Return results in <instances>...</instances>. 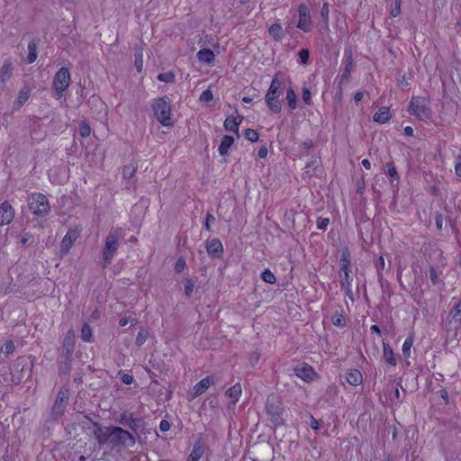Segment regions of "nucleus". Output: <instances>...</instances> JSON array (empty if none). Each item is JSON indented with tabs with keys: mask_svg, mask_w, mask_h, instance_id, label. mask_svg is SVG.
<instances>
[{
	"mask_svg": "<svg viewBox=\"0 0 461 461\" xmlns=\"http://www.w3.org/2000/svg\"><path fill=\"white\" fill-rule=\"evenodd\" d=\"M266 410L271 417L272 421L276 424L282 423L283 405L281 401L276 395H269L266 402Z\"/></svg>",
	"mask_w": 461,
	"mask_h": 461,
	"instance_id": "8",
	"label": "nucleus"
},
{
	"mask_svg": "<svg viewBox=\"0 0 461 461\" xmlns=\"http://www.w3.org/2000/svg\"><path fill=\"white\" fill-rule=\"evenodd\" d=\"M244 137L251 142H256L258 140V133L253 129H246L244 131Z\"/></svg>",
	"mask_w": 461,
	"mask_h": 461,
	"instance_id": "39",
	"label": "nucleus"
},
{
	"mask_svg": "<svg viewBox=\"0 0 461 461\" xmlns=\"http://www.w3.org/2000/svg\"><path fill=\"white\" fill-rule=\"evenodd\" d=\"M135 167L132 165H127L122 169V176L124 178L130 179L135 173Z\"/></svg>",
	"mask_w": 461,
	"mask_h": 461,
	"instance_id": "45",
	"label": "nucleus"
},
{
	"mask_svg": "<svg viewBox=\"0 0 461 461\" xmlns=\"http://www.w3.org/2000/svg\"><path fill=\"white\" fill-rule=\"evenodd\" d=\"M310 426L314 430H317L319 429V424L315 418L312 417Z\"/></svg>",
	"mask_w": 461,
	"mask_h": 461,
	"instance_id": "63",
	"label": "nucleus"
},
{
	"mask_svg": "<svg viewBox=\"0 0 461 461\" xmlns=\"http://www.w3.org/2000/svg\"><path fill=\"white\" fill-rule=\"evenodd\" d=\"M351 272L349 253L344 251L339 259V272Z\"/></svg>",
	"mask_w": 461,
	"mask_h": 461,
	"instance_id": "31",
	"label": "nucleus"
},
{
	"mask_svg": "<svg viewBox=\"0 0 461 461\" xmlns=\"http://www.w3.org/2000/svg\"><path fill=\"white\" fill-rule=\"evenodd\" d=\"M241 385L240 384L237 383L227 390L226 394L229 398L231 399L232 404H235L238 402L240 396L241 395Z\"/></svg>",
	"mask_w": 461,
	"mask_h": 461,
	"instance_id": "28",
	"label": "nucleus"
},
{
	"mask_svg": "<svg viewBox=\"0 0 461 461\" xmlns=\"http://www.w3.org/2000/svg\"><path fill=\"white\" fill-rule=\"evenodd\" d=\"M214 382L215 381H214L213 376H206L205 378L202 379L200 382H198L195 384V386L194 388V396L201 395L210 387L211 384H213Z\"/></svg>",
	"mask_w": 461,
	"mask_h": 461,
	"instance_id": "20",
	"label": "nucleus"
},
{
	"mask_svg": "<svg viewBox=\"0 0 461 461\" xmlns=\"http://www.w3.org/2000/svg\"><path fill=\"white\" fill-rule=\"evenodd\" d=\"M340 285L345 291L346 295L353 300V291L351 288L353 278L350 276V272H339Z\"/></svg>",
	"mask_w": 461,
	"mask_h": 461,
	"instance_id": "15",
	"label": "nucleus"
},
{
	"mask_svg": "<svg viewBox=\"0 0 461 461\" xmlns=\"http://www.w3.org/2000/svg\"><path fill=\"white\" fill-rule=\"evenodd\" d=\"M295 375L301 379L307 381L312 378L314 375L313 368L309 365H304L302 367H297L294 369Z\"/></svg>",
	"mask_w": 461,
	"mask_h": 461,
	"instance_id": "22",
	"label": "nucleus"
},
{
	"mask_svg": "<svg viewBox=\"0 0 461 461\" xmlns=\"http://www.w3.org/2000/svg\"><path fill=\"white\" fill-rule=\"evenodd\" d=\"M342 63L345 66V68H344L343 73L340 76L339 82V85L340 86L348 82L351 71L353 69L354 64H353V57H352L351 51L345 52Z\"/></svg>",
	"mask_w": 461,
	"mask_h": 461,
	"instance_id": "11",
	"label": "nucleus"
},
{
	"mask_svg": "<svg viewBox=\"0 0 461 461\" xmlns=\"http://www.w3.org/2000/svg\"><path fill=\"white\" fill-rule=\"evenodd\" d=\"M404 133L407 136H412L413 135V129L411 126H407L404 128Z\"/></svg>",
	"mask_w": 461,
	"mask_h": 461,
	"instance_id": "64",
	"label": "nucleus"
},
{
	"mask_svg": "<svg viewBox=\"0 0 461 461\" xmlns=\"http://www.w3.org/2000/svg\"><path fill=\"white\" fill-rule=\"evenodd\" d=\"M14 216V211L12 205L5 201L0 204V226L9 224Z\"/></svg>",
	"mask_w": 461,
	"mask_h": 461,
	"instance_id": "14",
	"label": "nucleus"
},
{
	"mask_svg": "<svg viewBox=\"0 0 461 461\" xmlns=\"http://www.w3.org/2000/svg\"><path fill=\"white\" fill-rule=\"evenodd\" d=\"M233 142H234L233 137L230 136V135L223 136L221 142L218 149L219 153L221 156L227 155L229 153V149L232 146Z\"/></svg>",
	"mask_w": 461,
	"mask_h": 461,
	"instance_id": "27",
	"label": "nucleus"
},
{
	"mask_svg": "<svg viewBox=\"0 0 461 461\" xmlns=\"http://www.w3.org/2000/svg\"><path fill=\"white\" fill-rule=\"evenodd\" d=\"M14 348H15V347H14V342L12 340H7L2 346L1 351L5 355H9L14 351Z\"/></svg>",
	"mask_w": 461,
	"mask_h": 461,
	"instance_id": "44",
	"label": "nucleus"
},
{
	"mask_svg": "<svg viewBox=\"0 0 461 461\" xmlns=\"http://www.w3.org/2000/svg\"><path fill=\"white\" fill-rule=\"evenodd\" d=\"M71 81L70 72L67 68H61L55 74L52 87L55 90L56 96L60 98L65 90L68 87Z\"/></svg>",
	"mask_w": 461,
	"mask_h": 461,
	"instance_id": "7",
	"label": "nucleus"
},
{
	"mask_svg": "<svg viewBox=\"0 0 461 461\" xmlns=\"http://www.w3.org/2000/svg\"><path fill=\"white\" fill-rule=\"evenodd\" d=\"M135 66L137 68V70L139 72H140L141 68H142V54L141 53L136 54Z\"/></svg>",
	"mask_w": 461,
	"mask_h": 461,
	"instance_id": "57",
	"label": "nucleus"
},
{
	"mask_svg": "<svg viewBox=\"0 0 461 461\" xmlns=\"http://www.w3.org/2000/svg\"><path fill=\"white\" fill-rule=\"evenodd\" d=\"M94 436L100 446L108 444L112 448H128L136 445V437L122 427L95 424Z\"/></svg>",
	"mask_w": 461,
	"mask_h": 461,
	"instance_id": "1",
	"label": "nucleus"
},
{
	"mask_svg": "<svg viewBox=\"0 0 461 461\" xmlns=\"http://www.w3.org/2000/svg\"><path fill=\"white\" fill-rule=\"evenodd\" d=\"M203 446L200 440L194 442L193 450L190 453L187 461H199L203 455Z\"/></svg>",
	"mask_w": 461,
	"mask_h": 461,
	"instance_id": "23",
	"label": "nucleus"
},
{
	"mask_svg": "<svg viewBox=\"0 0 461 461\" xmlns=\"http://www.w3.org/2000/svg\"><path fill=\"white\" fill-rule=\"evenodd\" d=\"M78 236L79 233L77 230H68V231L61 240L60 244V254L62 256H65L68 253L70 248L72 247L73 243L77 240Z\"/></svg>",
	"mask_w": 461,
	"mask_h": 461,
	"instance_id": "13",
	"label": "nucleus"
},
{
	"mask_svg": "<svg viewBox=\"0 0 461 461\" xmlns=\"http://www.w3.org/2000/svg\"><path fill=\"white\" fill-rule=\"evenodd\" d=\"M69 390L66 387H62L57 395V399L52 407V415L57 418L61 416L65 411V409L68 405V402L69 399Z\"/></svg>",
	"mask_w": 461,
	"mask_h": 461,
	"instance_id": "9",
	"label": "nucleus"
},
{
	"mask_svg": "<svg viewBox=\"0 0 461 461\" xmlns=\"http://www.w3.org/2000/svg\"><path fill=\"white\" fill-rule=\"evenodd\" d=\"M412 345H413V339L411 337H408L402 344V354L405 357H410L411 348Z\"/></svg>",
	"mask_w": 461,
	"mask_h": 461,
	"instance_id": "36",
	"label": "nucleus"
},
{
	"mask_svg": "<svg viewBox=\"0 0 461 461\" xmlns=\"http://www.w3.org/2000/svg\"><path fill=\"white\" fill-rule=\"evenodd\" d=\"M215 222V217L212 213H207L205 222H204V228L208 231H212L211 224Z\"/></svg>",
	"mask_w": 461,
	"mask_h": 461,
	"instance_id": "48",
	"label": "nucleus"
},
{
	"mask_svg": "<svg viewBox=\"0 0 461 461\" xmlns=\"http://www.w3.org/2000/svg\"><path fill=\"white\" fill-rule=\"evenodd\" d=\"M330 223V220L328 218H319L317 220V228L319 230H326Z\"/></svg>",
	"mask_w": 461,
	"mask_h": 461,
	"instance_id": "50",
	"label": "nucleus"
},
{
	"mask_svg": "<svg viewBox=\"0 0 461 461\" xmlns=\"http://www.w3.org/2000/svg\"><path fill=\"white\" fill-rule=\"evenodd\" d=\"M269 36L276 41H281L285 37V31L281 24L274 23L268 29Z\"/></svg>",
	"mask_w": 461,
	"mask_h": 461,
	"instance_id": "24",
	"label": "nucleus"
},
{
	"mask_svg": "<svg viewBox=\"0 0 461 461\" xmlns=\"http://www.w3.org/2000/svg\"><path fill=\"white\" fill-rule=\"evenodd\" d=\"M332 323L337 327H344L346 325V320L340 313H335L332 317Z\"/></svg>",
	"mask_w": 461,
	"mask_h": 461,
	"instance_id": "41",
	"label": "nucleus"
},
{
	"mask_svg": "<svg viewBox=\"0 0 461 461\" xmlns=\"http://www.w3.org/2000/svg\"><path fill=\"white\" fill-rule=\"evenodd\" d=\"M92 336H93L92 330H91L90 326L88 324L85 323L81 329V339L85 342H90L92 339Z\"/></svg>",
	"mask_w": 461,
	"mask_h": 461,
	"instance_id": "35",
	"label": "nucleus"
},
{
	"mask_svg": "<svg viewBox=\"0 0 461 461\" xmlns=\"http://www.w3.org/2000/svg\"><path fill=\"white\" fill-rule=\"evenodd\" d=\"M267 152H268L267 148L266 146H262V147L258 149V157H259L260 158H266V157L267 156Z\"/></svg>",
	"mask_w": 461,
	"mask_h": 461,
	"instance_id": "61",
	"label": "nucleus"
},
{
	"mask_svg": "<svg viewBox=\"0 0 461 461\" xmlns=\"http://www.w3.org/2000/svg\"><path fill=\"white\" fill-rule=\"evenodd\" d=\"M383 351H384L383 357H384V361L388 365L395 366L397 364V361L394 357L393 348L387 343L384 342L383 343Z\"/></svg>",
	"mask_w": 461,
	"mask_h": 461,
	"instance_id": "25",
	"label": "nucleus"
},
{
	"mask_svg": "<svg viewBox=\"0 0 461 461\" xmlns=\"http://www.w3.org/2000/svg\"><path fill=\"white\" fill-rule=\"evenodd\" d=\"M408 111L411 115L424 122L430 120L432 116L429 101L422 96H413L411 99Z\"/></svg>",
	"mask_w": 461,
	"mask_h": 461,
	"instance_id": "4",
	"label": "nucleus"
},
{
	"mask_svg": "<svg viewBox=\"0 0 461 461\" xmlns=\"http://www.w3.org/2000/svg\"><path fill=\"white\" fill-rule=\"evenodd\" d=\"M159 429L162 432H166V431L169 430L170 423L166 420H162L159 424Z\"/></svg>",
	"mask_w": 461,
	"mask_h": 461,
	"instance_id": "58",
	"label": "nucleus"
},
{
	"mask_svg": "<svg viewBox=\"0 0 461 461\" xmlns=\"http://www.w3.org/2000/svg\"><path fill=\"white\" fill-rule=\"evenodd\" d=\"M147 422L140 417L133 416L128 428L131 429V433H132L136 439L140 438L141 434H145L147 430Z\"/></svg>",
	"mask_w": 461,
	"mask_h": 461,
	"instance_id": "12",
	"label": "nucleus"
},
{
	"mask_svg": "<svg viewBox=\"0 0 461 461\" xmlns=\"http://www.w3.org/2000/svg\"><path fill=\"white\" fill-rule=\"evenodd\" d=\"M429 278L433 285H437L438 283V276L436 269L433 267L429 268Z\"/></svg>",
	"mask_w": 461,
	"mask_h": 461,
	"instance_id": "55",
	"label": "nucleus"
},
{
	"mask_svg": "<svg viewBox=\"0 0 461 461\" xmlns=\"http://www.w3.org/2000/svg\"><path fill=\"white\" fill-rule=\"evenodd\" d=\"M91 133V128L86 122H82L79 125V134L83 138H86Z\"/></svg>",
	"mask_w": 461,
	"mask_h": 461,
	"instance_id": "43",
	"label": "nucleus"
},
{
	"mask_svg": "<svg viewBox=\"0 0 461 461\" xmlns=\"http://www.w3.org/2000/svg\"><path fill=\"white\" fill-rule=\"evenodd\" d=\"M29 209L38 216L46 215L50 211V206L46 196L41 193H35L28 198Z\"/></svg>",
	"mask_w": 461,
	"mask_h": 461,
	"instance_id": "6",
	"label": "nucleus"
},
{
	"mask_svg": "<svg viewBox=\"0 0 461 461\" xmlns=\"http://www.w3.org/2000/svg\"><path fill=\"white\" fill-rule=\"evenodd\" d=\"M185 294L187 297H190L194 291V284L191 279L185 278L184 280Z\"/></svg>",
	"mask_w": 461,
	"mask_h": 461,
	"instance_id": "46",
	"label": "nucleus"
},
{
	"mask_svg": "<svg viewBox=\"0 0 461 461\" xmlns=\"http://www.w3.org/2000/svg\"><path fill=\"white\" fill-rule=\"evenodd\" d=\"M242 120H243L242 116H238L235 118L228 117L224 121V124H223L225 130L229 131H232V132L236 133L237 136H239V126L242 122Z\"/></svg>",
	"mask_w": 461,
	"mask_h": 461,
	"instance_id": "21",
	"label": "nucleus"
},
{
	"mask_svg": "<svg viewBox=\"0 0 461 461\" xmlns=\"http://www.w3.org/2000/svg\"><path fill=\"white\" fill-rule=\"evenodd\" d=\"M206 250L210 256L220 258L223 252V247L218 239H212L206 242Z\"/></svg>",
	"mask_w": 461,
	"mask_h": 461,
	"instance_id": "16",
	"label": "nucleus"
},
{
	"mask_svg": "<svg viewBox=\"0 0 461 461\" xmlns=\"http://www.w3.org/2000/svg\"><path fill=\"white\" fill-rule=\"evenodd\" d=\"M401 12V0H395L394 7L391 10V15L396 17Z\"/></svg>",
	"mask_w": 461,
	"mask_h": 461,
	"instance_id": "53",
	"label": "nucleus"
},
{
	"mask_svg": "<svg viewBox=\"0 0 461 461\" xmlns=\"http://www.w3.org/2000/svg\"><path fill=\"white\" fill-rule=\"evenodd\" d=\"M154 115L157 120L166 127L172 126L171 107L165 97L155 99L152 104Z\"/></svg>",
	"mask_w": 461,
	"mask_h": 461,
	"instance_id": "5",
	"label": "nucleus"
},
{
	"mask_svg": "<svg viewBox=\"0 0 461 461\" xmlns=\"http://www.w3.org/2000/svg\"><path fill=\"white\" fill-rule=\"evenodd\" d=\"M122 382L125 384H132L133 382V377L132 375H128V374H124L122 376Z\"/></svg>",
	"mask_w": 461,
	"mask_h": 461,
	"instance_id": "59",
	"label": "nucleus"
},
{
	"mask_svg": "<svg viewBox=\"0 0 461 461\" xmlns=\"http://www.w3.org/2000/svg\"><path fill=\"white\" fill-rule=\"evenodd\" d=\"M384 258L381 256L378 259V264H377V273H378V276H381V270L384 268Z\"/></svg>",
	"mask_w": 461,
	"mask_h": 461,
	"instance_id": "60",
	"label": "nucleus"
},
{
	"mask_svg": "<svg viewBox=\"0 0 461 461\" xmlns=\"http://www.w3.org/2000/svg\"><path fill=\"white\" fill-rule=\"evenodd\" d=\"M451 314L455 321H461V300L455 305L451 312Z\"/></svg>",
	"mask_w": 461,
	"mask_h": 461,
	"instance_id": "42",
	"label": "nucleus"
},
{
	"mask_svg": "<svg viewBox=\"0 0 461 461\" xmlns=\"http://www.w3.org/2000/svg\"><path fill=\"white\" fill-rule=\"evenodd\" d=\"M158 79L161 82L172 83L175 80V75L172 72L160 73Z\"/></svg>",
	"mask_w": 461,
	"mask_h": 461,
	"instance_id": "40",
	"label": "nucleus"
},
{
	"mask_svg": "<svg viewBox=\"0 0 461 461\" xmlns=\"http://www.w3.org/2000/svg\"><path fill=\"white\" fill-rule=\"evenodd\" d=\"M261 277L267 284H275L276 281L275 275L269 269H265L261 274Z\"/></svg>",
	"mask_w": 461,
	"mask_h": 461,
	"instance_id": "37",
	"label": "nucleus"
},
{
	"mask_svg": "<svg viewBox=\"0 0 461 461\" xmlns=\"http://www.w3.org/2000/svg\"><path fill=\"white\" fill-rule=\"evenodd\" d=\"M134 414L129 411H123L121 414L116 418L118 423L124 427H128Z\"/></svg>",
	"mask_w": 461,
	"mask_h": 461,
	"instance_id": "33",
	"label": "nucleus"
},
{
	"mask_svg": "<svg viewBox=\"0 0 461 461\" xmlns=\"http://www.w3.org/2000/svg\"><path fill=\"white\" fill-rule=\"evenodd\" d=\"M285 100L287 102L288 106L292 110H294L296 108V105H297V95H296L294 90L292 87L287 89Z\"/></svg>",
	"mask_w": 461,
	"mask_h": 461,
	"instance_id": "32",
	"label": "nucleus"
},
{
	"mask_svg": "<svg viewBox=\"0 0 461 461\" xmlns=\"http://www.w3.org/2000/svg\"><path fill=\"white\" fill-rule=\"evenodd\" d=\"M390 119V110L388 107H381L374 115V121L379 123H385Z\"/></svg>",
	"mask_w": 461,
	"mask_h": 461,
	"instance_id": "29",
	"label": "nucleus"
},
{
	"mask_svg": "<svg viewBox=\"0 0 461 461\" xmlns=\"http://www.w3.org/2000/svg\"><path fill=\"white\" fill-rule=\"evenodd\" d=\"M197 58L201 62L211 64L214 60L215 55L212 50L204 48L198 51Z\"/></svg>",
	"mask_w": 461,
	"mask_h": 461,
	"instance_id": "26",
	"label": "nucleus"
},
{
	"mask_svg": "<svg viewBox=\"0 0 461 461\" xmlns=\"http://www.w3.org/2000/svg\"><path fill=\"white\" fill-rule=\"evenodd\" d=\"M298 56L300 58V60L301 62L305 65L308 63V60H309V56H310V53H309V50L307 49H302L299 52H298Z\"/></svg>",
	"mask_w": 461,
	"mask_h": 461,
	"instance_id": "47",
	"label": "nucleus"
},
{
	"mask_svg": "<svg viewBox=\"0 0 461 461\" xmlns=\"http://www.w3.org/2000/svg\"><path fill=\"white\" fill-rule=\"evenodd\" d=\"M283 95L282 82L275 77L272 79L269 89L265 96V101L269 110L278 113L282 110V103L279 97Z\"/></svg>",
	"mask_w": 461,
	"mask_h": 461,
	"instance_id": "3",
	"label": "nucleus"
},
{
	"mask_svg": "<svg viewBox=\"0 0 461 461\" xmlns=\"http://www.w3.org/2000/svg\"><path fill=\"white\" fill-rule=\"evenodd\" d=\"M213 98V95L211 90L207 89L202 93L200 95V101L202 102H210Z\"/></svg>",
	"mask_w": 461,
	"mask_h": 461,
	"instance_id": "49",
	"label": "nucleus"
},
{
	"mask_svg": "<svg viewBox=\"0 0 461 461\" xmlns=\"http://www.w3.org/2000/svg\"><path fill=\"white\" fill-rule=\"evenodd\" d=\"M185 267V260L183 258H180L177 259L176 265H175V270L177 273H180L184 270Z\"/></svg>",
	"mask_w": 461,
	"mask_h": 461,
	"instance_id": "52",
	"label": "nucleus"
},
{
	"mask_svg": "<svg viewBox=\"0 0 461 461\" xmlns=\"http://www.w3.org/2000/svg\"><path fill=\"white\" fill-rule=\"evenodd\" d=\"M387 174L393 179L397 178V172L394 166L392 163H387Z\"/></svg>",
	"mask_w": 461,
	"mask_h": 461,
	"instance_id": "54",
	"label": "nucleus"
},
{
	"mask_svg": "<svg viewBox=\"0 0 461 461\" xmlns=\"http://www.w3.org/2000/svg\"><path fill=\"white\" fill-rule=\"evenodd\" d=\"M75 347V332L72 329L68 330L64 340H63V346L62 350L66 353L68 357L71 356L74 351Z\"/></svg>",
	"mask_w": 461,
	"mask_h": 461,
	"instance_id": "17",
	"label": "nucleus"
},
{
	"mask_svg": "<svg viewBox=\"0 0 461 461\" xmlns=\"http://www.w3.org/2000/svg\"><path fill=\"white\" fill-rule=\"evenodd\" d=\"M299 21L297 28L308 32L312 28V23L310 14V9L305 4H301L298 6Z\"/></svg>",
	"mask_w": 461,
	"mask_h": 461,
	"instance_id": "10",
	"label": "nucleus"
},
{
	"mask_svg": "<svg viewBox=\"0 0 461 461\" xmlns=\"http://www.w3.org/2000/svg\"><path fill=\"white\" fill-rule=\"evenodd\" d=\"M362 379V374L357 369L350 370L346 376L347 382L351 385H357L361 384Z\"/></svg>",
	"mask_w": 461,
	"mask_h": 461,
	"instance_id": "30",
	"label": "nucleus"
},
{
	"mask_svg": "<svg viewBox=\"0 0 461 461\" xmlns=\"http://www.w3.org/2000/svg\"><path fill=\"white\" fill-rule=\"evenodd\" d=\"M148 337L149 332L144 329H140L136 337V345L139 347L142 346L146 342Z\"/></svg>",
	"mask_w": 461,
	"mask_h": 461,
	"instance_id": "38",
	"label": "nucleus"
},
{
	"mask_svg": "<svg viewBox=\"0 0 461 461\" xmlns=\"http://www.w3.org/2000/svg\"><path fill=\"white\" fill-rule=\"evenodd\" d=\"M31 95V88L24 86L18 93L17 98L14 103V108L19 110L29 99Z\"/></svg>",
	"mask_w": 461,
	"mask_h": 461,
	"instance_id": "19",
	"label": "nucleus"
},
{
	"mask_svg": "<svg viewBox=\"0 0 461 461\" xmlns=\"http://www.w3.org/2000/svg\"><path fill=\"white\" fill-rule=\"evenodd\" d=\"M455 170H456V174L458 176H461V158H458V160L456 161V163L455 165Z\"/></svg>",
	"mask_w": 461,
	"mask_h": 461,
	"instance_id": "62",
	"label": "nucleus"
},
{
	"mask_svg": "<svg viewBox=\"0 0 461 461\" xmlns=\"http://www.w3.org/2000/svg\"><path fill=\"white\" fill-rule=\"evenodd\" d=\"M29 54L27 56L26 61L29 64L33 63L37 59V46L34 41H30L28 44Z\"/></svg>",
	"mask_w": 461,
	"mask_h": 461,
	"instance_id": "34",
	"label": "nucleus"
},
{
	"mask_svg": "<svg viewBox=\"0 0 461 461\" xmlns=\"http://www.w3.org/2000/svg\"><path fill=\"white\" fill-rule=\"evenodd\" d=\"M12 69V62L5 60L0 68V93L4 90L6 80L11 77Z\"/></svg>",
	"mask_w": 461,
	"mask_h": 461,
	"instance_id": "18",
	"label": "nucleus"
},
{
	"mask_svg": "<svg viewBox=\"0 0 461 461\" xmlns=\"http://www.w3.org/2000/svg\"><path fill=\"white\" fill-rule=\"evenodd\" d=\"M302 96H303V100L304 101L305 104H311L312 95H311V91L309 90V88L304 87L303 89Z\"/></svg>",
	"mask_w": 461,
	"mask_h": 461,
	"instance_id": "51",
	"label": "nucleus"
},
{
	"mask_svg": "<svg viewBox=\"0 0 461 461\" xmlns=\"http://www.w3.org/2000/svg\"><path fill=\"white\" fill-rule=\"evenodd\" d=\"M121 237L120 230L116 229L111 230L107 237L105 238L104 247L102 251V267L104 268L107 267L113 258L118 248H119V239Z\"/></svg>",
	"mask_w": 461,
	"mask_h": 461,
	"instance_id": "2",
	"label": "nucleus"
},
{
	"mask_svg": "<svg viewBox=\"0 0 461 461\" xmlns=\"http://www.w3.org/2000/svg\"><path fill=\"white\" fill-rule=\"evenodd\" d=\"M321 15L324 19V21L327 23L329 20V5L328 4H324L321 10Z\"/></svg>",
	"mask_w": 461,
	"mask_h": 461,
	"instance_id": "56",
	"label": "nucleus"
}]
</instances>
